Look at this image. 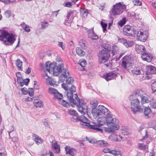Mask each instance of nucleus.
Returning a JSON list of instances; mask_svg holds the SVG:
<instances>
[{
	"instance_id": "59",
	"label": "nucleus",
	"mask_w": 156,
	"mask_h": 156,
	"mask_svg": "<svg viewBox=\"0 0 156 156\" xmlns=\"http://www.w3.org/2000/svg\"><path fill=\"white\" fill-rule=\"evenodd\" d=\"M72 4L71 2H67L65 3V6L66 7L70 8L72 7Z\"/></svg>"
},
{
	"instance_id": "29",
	"label": "nucleus",
	"mask_w": 156,
	"mask_h": 156,
	"mask_svg": "<svg viewBox=\"0 0 156 156\" xmlns=\"http://www.w3.org/2000/svg\"><path fill=\"white\" fill-rule=\"evenodd\" d=\"M112 53L113 55L117 54L119 51L118 47L115 44H113L112 48Z\"/></svg>"
},
{
	"instance_id": "21",
	"label": "nucleus",
	"mask_w": 156,
	"mask_h": 156,
	"mask_svg": "<svg viewBox=\"0 0 156 156\" xmlns=\"http://www.w3.org/2000/svg\"><path fill=\"white\" fill-rule=\"evenodd\" d=\"M65 148L66 154H68L71 156H74L76 152V151L74 149L67 146L65 147Z\"/></svg>"
},
{
	"instance_id": "2",
	"label": "nucleus",
	"mask_w": 156,
	"mask_h": 156,
	"mask_svg": "<svg viewBox=\"0 0 156 156\" xmlns=\"http://www.w3.org/2000/svg\"><path fill=\"white\" fill-rule=\"evenodd\" d=\"M97 127L99 128L104 124H107L111 130H117L119 126L118 125V120L115 118H113L112 115L109 114L105 115L102 119L97 120Z\"/></svg>"
},
{
	"instance_id": "19",
	"label": "nucleus",
	"mask_w": 156,
	"mask_h": 156,
	"mask_svg": "<svg viewBox=\"0 0 156 156\" xmlns=\"http://www.w3.org/2000/svg\"><path fill=\"white\" fill-rule=\"evenodd\" d=\"M89 37L92 40H97L98 38V36L94 32V28H92L90 30L87 31Z\"/></svg>"
},
{
	"instance_id": "20",
	"label": "nucleus",
	"mask_w": 156,
	"mask_h": 156,
	"mask_svg": "<svg viewBox=\"0 0 156 156\" xmlns=\"http://www.w3.org/2000/svg\"><path fill=\"white\" fill-rule=\"evenodd\" d=\"M120 42L123 43L126 47H132L133 44V41H127L124 38H121L119 40Z\"/></svg>"
},
{
	"instance_id": "51",
	"label": "nucleus",
	"mask_w": 156,
	"mask_h": 156,
	"mask_svg": "<svg viewBox=\"0 0 156 156\" xmlns=\"http://www.w3.org/2000/svg\"><path fill=\"white\" fill-rule=\"evenodd\" d=\"M5 14L7 17L9 18L11 15V12L10 10L7 11L5 12Z\"/></svg>"
},
{
	"instance_id": "31",
	"label": "nucleus",
	"mask_w": 156,
	"mask_h": 156,
	"mask_svg": "<svg viewBox=\"0 0 156 156\" xmlns=\"http://www.w3.org/2000/svg\"><path fill=\"white\" fill-rule=\"evenodd\" d=\"M88 11L87 9H82L80 10V14L84 18L86 17L88 14Z\"/></svg>"
},
{
	"instance_id": "1",
	"label": "nucleus",
	"mask_w": 156,
	"mask_h": 156,
	"mask_svg": "<svg viewBox=\"0 0 156 156\" xmlns=\"http://www.w3.org/2000/svg\"><path fill=\"white\" fill-rule=\"evenodd\" d=\"M62 87L66 91L67 97L70 102L75 105L79 104L77 106L78 110L82 115H84L87 112V106L84 101L80 100L76 94L73 95L76 92V87L72 85L70 89H68L67 85L65 83L62 84Z\"/></svg>"
},
{
	"instance_id": "52",
	"label": "nucleus",
	"mask_w": 156,
	"mask_h": 156,
	"mask_svg": "<svg viewBox=\"0 0 156 156\" xmlns=\"http://www.w3.org/2000/svg\"><path fill=\"white\" fill-rule=\"evenodd\" d=\"M33 139H29L27 140V144L30 146L34 144V141L33 140Z\"/></svg>"
},
{
	"instance_id": "15",
	"label": "nucleus",
	"mask_w": 156,
	"mask_h": 156,
	"mask_svg": "<svg viewBox=\"0 0 156 156\" xmlns=\"http://www.w3.org/2000/svg\"><path fill=\"white\" fill-rule=\"evenodd\" d=\"M62 73L60 75L59 80L61 82L64 81L66 78L69 75V71L66 69H63L62 71Z\"/></svg>"
},
{
	"instance_id": "35",
	"label": "nucleus",
	"mask_w": 156,
	"mask_h": 156,
	"mask_svg": "<svg viewBox=\"0 0 156 156\" xmlns=\"http://www.w3.org/2000/svg\"><path fill=\"white\" fill-rule=\"evenodd\" d=\"M22 63L23 62L19 59H18L16 61V64L19 70H22Z\"/></svg>"
},
{
	"instance_id": "53",
	"label": "nucleus",
	"mask_w": 156,
	"mask_h": 156,
	"mask_svg": "<svg viewBox=\"0 0 156 156\" xmlns=\"http://www.w3.org/2000/svg\"><path fill=\"white\" fill-rule=\"evenodd\" d=\"M58 46L61 47L63 50H64L65 48V46L62 42L58 41Z\"/></svg>"
},
{
	"instance_id": "24",
	"label": "nucleus",
	"mask_w": 156,
	"mask_h": 156,
	"mask_svg": "<svg viewBox=\"0 0 156 156\" xmlns=\"http://www.w3.org/2000/svg\"><path fill=\"white\" fill-rule=\"evenodd\" d=\"M46 76L48 77V78H46L47 83L49 84L50 86H53L54 87L55 86H57V84H56V82L54 79H52L49 77L47 75V74H46Z\"/></svg>"
},
{
	"instance_id": "27",
	"label": "nucleus",
	"mask_w": 156,
	"mask_h": 156,
	"mask_svg": "<svg viewBox=\"0 0 156 156\" xmlns=\"http://www.w3.org/2000/svg\"><path fill=\"white\" fill-rule=\"evenodd\" d=\"M109 138L113 141L118 142L121 140V137L120 136H117L115 134H113L109 137Z\"/></svg>"
},
{
	"instance_id": "12",
	"label": "nucleus",
	"mask_w": 156,
	"mask_h": 156,
	"mask_svg": "<svg viewBox=\"0 0 156 156\" xmlns=\"http://www.w3.org/2000/svg\"><path fill=\"white\" fill-rule=\"evenodd\" d=\"M129 58L128 56H125L122 59L121 66L123 68L127 70V68L131 66V63L129 62Z\"/></svg>"
},
{
	"instance_id": "32",
	"label": "nucleus",
	"mask_w": 156,
	"mask_h": 156,
	"mask_svg": "<svg viewBox=\"0 0 156 156\" xmlns=\"http://www.w3.org/2000/svg\"><path fill=\"white\" fill-rule=\"evenodd\" d=\"M103 47L104 48L103 50H106L108 52L110 53L111 51V46L109 44L105 43L103 45Z\"/></svg>"
},
{
	"instance_id": "25",
	"label": "nucleus",
	"mask_w": 156,
	"mask_h": 156,
	"mask_svg": "<svg viewBox=\"0 0 156 156\" xmlns=\"http://www.w3.org/2000/svg\"><path fill=\"white\" fill-rule=\"evenodd\" d=\"M144 115L145 118L147 119H149L151 118L150 115L151 114V111L149 107H146L144 108Z\"/></svg>"
},
{
	"instance_id": "7",
	"label": "nucleus",
	"mask_w": 156,
	"mask_h": 156,
	"mask_svg": "<svg viewBox=\"0 0 156 156\" xmlns=\"http://www.w3.org/2000/svg\"><path fill=\"white\" fill-rule=\"evenodd\" d=\"M125 9L126 6L124 4L119 2L113 5L109 13L111 15L115 16L122 13Z\"/></svg>"
},
{
	"instance_id": "50",
	"label": "nucleus",
	"mask_w": 156,
	"mask_h": 156,
	"mask_svg": "<svg viewBox=\"0 0 156 156\" xmlns=\"http://www.w3.org/2000/svg\"><path fill=\"white\" fill-rule=\"evenodd\" d=\"M79 62H80V65L83 67H85L87 64L85 60H80Z\"/></svg>"
},
{
	"instance_id": "4",
	"label": "nucleus",
	"mask_w": 156,
	"mask_h": 156,
	"mask_svg": "<svg viewBox=\"0 0 156 156\" xmlns=\"http://www.w3.org/2000/svg\"><path fill=\"white\" fill-rule=\"evenodd\" d=\"M109 112V110L104 106L99 105L97 108L93 110L92 114L94 118L99 120L108 114Z\"/></svg>"
},
{
	"instance_id": "38",
	"label": "nucleus",
	"mask_w": 156,
	"mask_h": 156,
	"mask_svg": "<svg viewBox=\"0 0 156 156\" xmlns=\"http://www.w3.org/2000/svg\"><path fill=\"white\" fill-rule=\"evenodd\" d=\"M66 84H69V85H71L73 81V78L71 77H67L66 78Z\"/></svg>"
},
{
	"instance_id": "45",
	"label": "nucleus",
	"mask_w": 156,
	"mask_h": 156,
	"mask_svg": "<svg viewBox=\"0 0 156 156\" xmlns=\"http://www.w3.org/2000/svg\"><path fill=\"white\" fill-rule=\"evenodd\" d=\"M68 113L71 115L76 116V111L74 110L69 109L68 111Z\"/></svg>"
},
{
	"instance_id": "10",
	"label": "nucleus",
	"mask_w": 156,
	"mask_h": 156,
	"mask_svg": "<svg viewBox=\"0 0 156 156\" xmlns=\"http://www.w3.org/2000/svg\"><path fill=\"white\" fill-rule=\"evenodd\" d=\"M137 31L134 30L129 25L124 26L123 29V34L129 37H134V35L137 34Z\"/></svg>"
},
{
	"instance_id": "64",
	"label": "nucleus",
	"mask_w": 156,
	"mask_h": 156,
	"mask_svg": "<svg viewBox=\"0 0 156 156\" xmlns=\"http://www.w3.org/2000/svg\"><path fill=\"white\" fill-rule=\"evenodd\" d=\"M22 81L24 83V84L27 86L28 85L29 82V79H27L25 80H23Z\"/></svg>"
},
{
	"instance_id": "23",
	"label": "nucleus",
	"mask_w": 156,
	"mask_h": 156,
	"mask_svg": "<svg viewBox=\"0 0 156 156\" xmlns=\"http://www.w3.org/2000/svg\"><path fill=\"white\" fill-rule=\"evenodd\" d=\"M32 136L33 140L35 141L37 144H39L43 143V140L37 135L33 134Z\"/></svg>"
},
{
	"instance_id": "11",
	"label": "nucleus",
	"mask_w": 156,
	"mask_h": 156,
	"mask_svg": "<svg viewBox=\"0 0 156 156\" xmlns=\"http://www.w3.org/2000/svg\"><path fill=\"white\" fill-rule=\"evenodd\" d=\"M136 34L139 40L141 41H145L148 37V33L147 31H140V33L137 31Z\"/></svg>"
},
{
	"instance_id": "40",
	"label": "nucleus",
	"mask_w": 156,
	"mask_h": 156,
	"mask_svg": "<svg viewBox=\"0 0 156 156\" xmlns=\"http://www.w3.org/2000/svg\"><path fill=\"white\" fill-rule=\"evenodd\" d=\"M97 143L98 144L100 145L102 147L106 146L108 145L107 142L105 140H99L97 142Z\"/></svg>"
},
{
	"instance_id": "54",
	"label": "nucleus",
	"mask_w": 156,
	"mask_h": 156,
	"mask_svg": "<svg viewBox=\"0 0 156 156\" xmlns=\"http://www.w3.org/2000/svg\"><path fill=\"white\" fill-rule=\"evenodd\" d=\"M79 45L82 47H84L85 46V41L83 40H80L79 41Z\"/></svg>"
},
{
	"instance_id": "30",
	"label": "nucleus",
	"mask_w": 156,
	"mask_h": 156,
	"mask_svg": "<svg viewBox=\"0 0 156 156\" xmlns=\"http://www.w3.org/2000/svg\"><path fill=\"white\" fill-rule=\"evenodd\" d=\"M121 130L122 134L124 135H127L130 133V130L125 127H122Z\"/></svg>"
},
{
	"instance_id": "58",
	"label": "nucleus",
	"mask_w": 156,
	"mask_h": 156,
	"mask_svg": "<svg viewBox=\"0 0 156 156\" xmlns=\"http://www.w3.org/2000/svg\"><path fill=\"white\" fill-rule=\"evenodd\" d=\"M21 91L23 94H27L28 92L27 89L24 88H22Z\"/></svg>"
},
{
	"instance_id": "43",
	"label": "nucleus",
	"mask_w": 156,
	"mask_h": 156,
	"mask_svg": "<svg viewBox=\"0 0 156 156\" xmlns=\"http://www.w3.org/2000/svg\"><path fill=\"white\" fill-rule=\"evenodd\" d=\"M134 5H142L141 2L139 0H134L133 1Z\"/></svg>"
},
{
	"instance_id": "55",
	"label": "nucleus",
	"mask_w": 156,
	"mask_h": 156,
	"mask_svg": "<svg viewBox=\"0 0 156 156\" xmlns=\"http://www.w3.org/2000/svg\"><path fill=\"white\" fill-rule=\"evenodd\" d=\"M24 30L27 32H29L30 31V27L28 25H26L25 27L24 28Z\"/></svg>"
},
{
	"instance_id": "9",
	"label": "nucleus",
	"mask_w": 156,
	"mask_h": 156,
	"mask_svg": "<svg viewBox=\"0 0 156 156\" xmlns=\"http://www.w3.org/2000/svg\"><path fill=\"white\" fill-rule=\"evenodd\" d=\"M98 56L99 62L100 63H104L107 62L110 58V53L105 50H102L99 52Z\"/></svg>"
},
{
	"instance_id": "46",
	"label": "nucleus",
	"mask_w": 156,
	"mask_h": 156,
	"mask_svg": "<svg viewBox=\"0 0 156 156\" xmlns=\"http://www.w3.org/2000/svg\"><path fill=\"white\" fill-rule=\"evenodd\" d=\"M43 124H44V126L45 127H47V128H51L50 124L47 120L44 119L43 121Z\"/></svg>"
},
{
	"instance_id": "14",
	"label": "nucleus",
	"mask_w": 156,
	"mask_h": 156,
	"mask_svg": "<svg viewBox=\"0 0 156 156\" xmlns=\"http://www.w3.org/2000/svg\"><path fill=\"white\" fill-rule=\"evenodd\" d=\"M116 74L112 72L108 73L103 75V78L107 81L115 79L116 76Z\"/></svg>"
},
{
	"instance_id": "18",
	"label": "nucleus",
	"mask_w": 156,
	"mask_h": 156,
	"mask_svg": "<svg viewBox=\"0 0 156 156\" xmlns=\"http://www.w3.org/2000/svg\"><path fill=\"white\" fill-rule=\"evenodd\" d=\"M131 72L133 75H143L144 73V71L139 67L134 68L133 69L131 70Z\"/></svg>"
},
{
	"instance_id": "36",
	"label": "nucleus",
	"mask_w": 156,
	"mask_h": 156,
	"mask_svg": "<svg viewBox=\"0 0 156 156\" xmlns=\"http://www.w3.org/2000/svg\"><path fill=\"white\" fill-rule=\"evenodd\" d=\"M54 97L55 99H57L58 101L59 100H60L62 98L63 95L62 94L57 91L54 95Z\"/></svg>"
},
{
	"instance_id": "34",
	"label": "nucleus",
	"mask_w": 156,
	"mask_h": 156,
	"mask_svg": "<svg viewBox=\"0 0 156 156\" xmlns=\"http://www.w3.org/2000/svg\"><path fill=\"white\" fill-rule=\"evenodd\" d=\"M148 96L146 95V96L144 95L141 98V102L142 103L144 104V103H148L150 100L148 97Z\"/></svg>"
},
{
	"instance_id": "28",
	"label": "nucleus",
	"mask_w": 156,
	"mask_h": 156,
	"mask_svg": "<svg viewBox=\"0 0 156 156\" xmlns=\"http://www.w3.org/2000/svg\"><path fill=\"white\" fill-rule=\"evenodd\" d=\"M34 106L36 108H42L43 107L42 102L39 100H34L33 101Z\"/></svg>"
},
{
	"instance_id": "56",
	"label": "nucleus",
	"mask_w": 156,
	"mask_h": 156,
	"mask_svg": "<svg viewBox=\"0 0 156 156\" xmlns=\"http://www.w3.org/2000/svg\"><path fill=\"white\" fill-rule=\"evenodd\" d=\"M73 13V11H70L68 12L67 13V15L66 16V19H69L71 15Z\"/></svg>"
},
{
	"instance_id": "57",
	"label": "nucleus",
	"mask_w": 156,
	"mask_h": 156,
	"mask_svg": "<svg viewBox=\"0 0 156 156\" xmlns=\"http://www.w3.org/2000/svg\"><path fill=\"white\" fill-rule=\"evenodd\" d=\"M16 76L18 77V79H17V81L18 83H19V80H20L21 79H22V78L20 77V74L19 72H18L16 73Z\"/></svg>"
},
{
	"instance_id": "42",
	"label": "nucleus",
	"mask_w": 156,
	"mask_h": 156,
	"mask_svg": "<svg viewBox=\"0 0 156 156\" xmlns=\"http://www.w3.org/2000/svg\"><path fill=\"white\" fill-rule=\"evenodd\" d=\"M48 25V23L45 21H43L41 23V27L42 29H44L47 28Z\"/></svg>"
},
{
	"instance_id": "44",
	"label": "nucleus",
	"mask_w": 156,
	"mask_h": 156,
	"mask_svg": "<svg viewBox=\"0 0 156 156\" xmlns=\"http://www.w3.org/2000/svg\"><path fill=\"white\" fill-rule=\"evenodd\" d=\"M101 24L103 28V31L104 32H105V31L106 30V28L107 26V24L103 22L102 21H101Z\"/></svg>"
},
{
	"instance_id": "39",
	"label": "nucleus",
	"mask_w": 156,
	"mask_h": 156,
	"mask_svg": "<svg viewBox=\"0 0 156 156\" xmlns=\"http://www.w3.org/2000/svg\"><path fill=\"white\" fill-rule=\"evenodd\" d=\"M57 91H58L52 87L49 88L48 90V93L50 94H53V96Z\"/></svg>"
},
{
	"instance_id": "16",
	"label": "nucleus",
	"mask_w": 156,
	"mask_h": 156,
	"mask_svg": "<svg viewBox=\"0 0 156 156\" xmlns=\"http://www.w3.org/2000/svg\"><path fill=\"white\" fill-rule=\"evenodd\" d=\"M52 149L54 152L58 153L60 151V146L55 141H53L51 144Z\"/></svg>"
},
{
	"instance_id": "41",
	"label": "nucleus",
	"mask_w": 156,
	"mask_h": 156,
	"mask_svg": "<svg viewBox=\"0 0 156 156\" xmlns=\"http://www.w3.org/2000/svg\"><path fill=\"white\" fill-rule=\"evenodd\" d=\"M110 154H112L115 156H121L120 152L117 151L111 150L110 151Z\"/></svg>"
},
{
	"instance_id": "3",
	"label": "nucleus",
	"mask_w": 156,
	"mask_h": 156,
	"mask_svg": "<svg viewBox=\"0 0 156 156\" xmlns=\"http://www.w3.org/2000/svg\"><path fill=\"white\" fill-rule=\"evenodd\" d=\"M16 40V36L3 29L0 30V41L5 45H11Z\"/></svg>"
},
{
	"instance_id": "17",
	"label": "nucleus",
	"mask_w": 156,
	"mask_h": 156,
	"mask_svg": "<svg viewBox=\"0 0 156 156\" xmlns=\"http://www.w3.org/2000/svg\"><path fill=\"white\" fill-rule=\"evenodd\" d=\"M141 58L143 60L147 62H150L153 58V56L149 53H144L142 54Z\"/></svg>"
},
{
	"instance_id": "49",
	"label": "nucleus",
	"mask_w": 156,
	"mask_h": 156,
	"mask_svg": "<svg viewBox=\"0 0 156 156\" xmlns=\"http://www.w3.org/2000/svg\"><path fill=\"white\" fill-rule=\"evenodd\" d=\"M151 88L153 92L156 91V81L151 84Z\"/></svg>"
},
{
	"instance_id": "33",
	"label": "nucleus",
	"mask_w": 156,
	"mask_h": 156,
	"mask_svg": "<svg viewBox=\"0 0 156 156\" xmlns=\"http://www.w3.org/2000/svg\"><path fill=\"white\" fill-rule=\"evenodd\" d=\"M76 53L79 56H82L85 54V52L79 47L76 48Z\"/></svg>"
},
{
	"instance_id": "13",
	"label": "nucleus",
	"mask_w": 156,
	"mask_h": 156,
	"mask_svg": "<svg viewBox=\"0 0 156 156\" xmlns=\"http://www.w3.org/2000/svg\"><path fill=\"white\" fill-rule=\"evenodd\" d=\"M156 73V68L154 66H150L148 67L147 71L146 73L145 77H144V79H150L151 76L149 74H154Z\"/></svg>"
},
{
	"instance_id": "48",
	"label": "nucleus",
	"mask_w": 156,
	"mask_h": 156,
	"mask_svg": "<svg viewBox=\"0 0 156 156\" xmlns=\"http://www.w3.org/2000/svg\"><path fill=\"white\" fill-rule=\"evenodd\" d=\"M139 148L140 149L145 150L147 147V146L142 144H140L138 145Z\"/></svg>"
},
{
	"instance_id": "63",
	"label": "nucleus",
	"mask_w": 156,
	"mask_h": 156,
	"mask_svg": "<svg viewBox=\"0 0 156 156\" xmlns=\"http://www.w3.org/2000/svg\"><path fill=\"white\" fill-rule=\"evenodd\" d=\"M111 151V150H110L108 148H105L103 150V152L105 153H110V151Z\"/></svg>"
},
{
	"instance_id": "37",
	"label": "nucleus",
	"mask_w": 156,
	"mask_h": 156,
	"mask_svg": "<svg viewBox=\"0 0 156 156\" xmlns=\"http://www.w3.org/2000/svg\"><path fill=\"white\" fill-rule=\"evenodd\" d=\"M59 103L64 107H67L69 106V103L64 100H62V99L60 100H59L58 101Z\"/></svg>"
},
{
	"instance_id": "8",
	"label": "nucleus",
	"mask_w": 156,
	"mask_h": 156,
	"mask_svg": "<svg viewBox=\"0 0 156 156\" xmlns=\"http://www.w3.org/2000/svg\"><path fill=\"white\" fill-rule=\"evenodd\" d=\"M129 98V99L131 100V107L132 111L134 113L137 112H142L143 110L140 106V102L138 99L131 95Z\"/></svg>"
},
{
	"instance_id": "22",
	"label": "nucleus",
	"mask_w": 156,
	"mask_h": 156,
	"mask_svg": "<svg viewBox=\"0 0 156 156\" xmlns=\"http://www.w3.org/2000/svg\"><path fill=\"white\" fill-rule=\"evenodd\" d=\"M135 50L138 53H141L146 50L145 47L141 45L136 44L135 46Z\"/></svg>"
},
{
	"instance_id": "62",
	"label": "nucleus",
	"mask_w": 156,
	"mask_h": 156,
	"mask_svg": "<svg viewBox=\"0 0 156 156\" xmlns=\"http://www.w3.org/2000/svg\"><path fill=\"white\" fill-rule=\"evenodd\" d=\"M148 137V136L147 135V131H145V135L143 137V138L141 139L142 141L144 140H145L146 139H147Z\"/></svg>"
},
{
	"instance_id": "47",
	"label": "nucleus",
	"mask_w": 156,
	"mask_h": 156,
	"mask_svg": "<svg viewBox=\"0 0 156 156\" xmlns=\"http://www.w3.org/2000/svg\"><path fill=\"white\" fill-rule=\"evenodd\" d=\"M126 18H123L122 20H121L118 23L119 25L122 26L126 23Z\"/></svg>"
},
{
	"instance_id": "61",
	"label": "nucleus",
	"mask_w": 156,
	"mask_h": 156,
	"mask_svg": "<svg viewBox=\"0 0 156 156\" xmlns=\"http://www.w3.org/2000/svg\"><path fill=\"white\" fill-rule=\"evenodd\" d=\"M150 105L153 108H156V102L151 103Z\"/></svg>"
},
{
	"instance_id": "26",
	"label": "nucleus",
	"mask_w": 156,
	"mask_h": 156,
	"mask_svg": "<svg viewBox=\"0 0 156 156\" xmlns=\"http://www.w3.org/2000/svg\"><path fill=\"white\" fill-rule=\"evenodd\" d=\"M144 92L142 89L140 90H137L134 92L132 95L133 96H140L141 98L144 95Z\"/></svg>"
},
{
	"instance_id": "6",
	"label": "nucleus",
	"mask_w": 156,
	"mask_h": 156,
	"mask_svg": "<svg viewBox=\"0 0 156 156\" xmlns=\"http://www.w3.org/2000/svg\"><path fill=\"white\" fill-rule=\"evenodd\" d=\"M46 69L49 73H53L54 76H56L59 74L62 71L60 65L56 66L55 63H51L50 62H47L45 63Z\"/></svg>"
},
{
	"instance_id": "60",
	"label": "nucleus",
	"mask_w": 156,
	"mask_h": 156,
	"mask_svg": "<svg viewBox=\"0 0 156 156\" xmlns=\"http://www.w3.org/2000/svg\"><path fill=\"white\" fill-rule=\"evenodd\" d=\"M68 20L69 19H66V20H65L64 23V24L65 25H66L68 26H70L71 25V23L70 22H68Z\"/></svg>"
},
{
	"instance_id": "5",
	"label": "nucleus",
	"mask_w": 156,
	"mask_h": 156,
	"mask_svg": "<svg viewBox=\"0 0 156 156\" xmlns=\"http://www.w3.org/2000/svg\"><path fill=\"white\" fill-rule=\"evenodd\" d=\"M76 121L80 122V124L82 127H87L98 132H102L101 129L97 127V124L94 123L93 125L90 124V121L85 116L79 117L76 119Z\"/></svg>"
}]
</instances>
